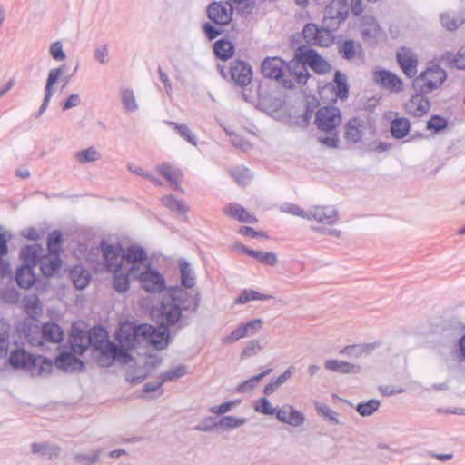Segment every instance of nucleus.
Here are the masks:
<instances>
[{"instance_id":"obj_1","label":"nucleus","mask_w":465,"mask_h":465,"mask_svg":"<svg viewBox=\"0 0 465 465\" xmlns=\"http://www.w3.org/2000/svg\"><path fill=\"white\" fill-rule=\"evenodd\" d=\"M199 304V293L192 295L181 287L170 288L163 296L160 308L152 312L160 325L159 329L149 324H141L137 326V331L142 333L144 341L150 342L157 350H163L169 342V327L183 328L188 325Z\"/></svg>"},{"instance_id":"obj_2","label":"nucleus","mask_w":465,"mask_h":465,"mask_svg":"<svg viewBox=\"0 0 465 465\" xmlns=\"http://www.w3.org/2000/svg\"><path fill=\"white\" fill-rule=\"evenodd\" d=\"M341 123V114L339 108L335 106H324L316 113L315 124L321 131L327 133V135L319 136L318 142L328 148H337L340 143L337 128Z\"/></svg>"},{"instance_id":"obj_3","label":"nucleus","mask_w":465,"mask_h":465,"mask_svg":"<svg viewBox=\"0 0 465 465\" xmlns=\"http://www.w3.org/2000/svg\"><path fill=\"white\" fill-rule=\"evenodd\" d=\"M107 341H109L107 331L102 326H95L88 332L80 331L77 335L74 336L72 346L74 352L83 354L89 347H92L96 351Z\"/></svg>"},{"instance_id":"obj_4","label":"nucleus","mask_w":465,"mask_h":465,"mask_svg":"<svg viewBox=\"0 0 465 465\" xmlns=\"http://www.w3.org/2000/svg\"><path fill=\"white\" fill-rule=\"evenodd\" d=\"M447 78V73L438 65L429 67L412 82L416 93L427 94L440 88Z\"/></svg>"},{"instance_id":"obj_5","label":"nucleus","mask_w":465,"mask_h":465,"mask_svg":"<svg viewBox=\"0 0 465 465\" xmlns=\"http://www.w3.org/2000/svg\"><path fill=\"white\" fill-rule=\"evenodd\" d=\"M133 279L139 280L141 287L149 293H159L165 289V280L163 275L151 266H144L143 270L137 272L133 268Z\"/></svg>"},{"instance_id":"obj_6","label":"nucleus","mask_w":465,"mask_h":465,"mask_svg":"<svg viewBox=\"0 0 465 465\" xmlns=\"http://www.w3.org/2000/svg\"><path fill=\"white\" fill-rule=\"evenodd\" d=\"M336 30L323 25L320 27L316 24L309 23L303 28L302 35L305 42L311 45L328 47L334 42L333 32Z\"/></svg>"},{"instance_id":"obj_7","label":"nucleus","mask_w":465,"mask_h":465,"mask_svg":"<svg viewBox=\"0 0 465 465\" xmlns=\"http://www.w3.org/2000/svg\"><path fill=\"white\" fill-rule=\"evenodd\" d=\"M96 351L98 352L97 361L103 367H109L114 361L127 363L131 361V355L126 350L110 341H107Z\"/></svg>"},{"instance_id":"obj_8","label":"nucleus","mask_w":465,"mask_h":465,"mask_svg":"<svg viewBox=\"0 0 465 465\" xmlns=\"http://www.w3.org/2000/svg\"><path fill=\"white\" fill-rule=\"evenodd\" d=\"M349 15V5L345 0H331L325 7L322 25L331 29H338Z\"/></svg>"},{"instance_id":"obj_9","label":"nucleus","mask_w":465,"mask_h":465,"mask_svg":"<svg viewBox=\"0 0 465 465\" xmlns=\"http://www.w3.org/2000/svg\"><path fill=\"white\" fill-rule=\"evenodd\" d=\"M285 63L279 57H267L262 64V74L266 78L274 79L282 84L287 89L294 88L292 79L285 77L283 69Z\"/></svg>"},{"instance_id":"obj_10","label":"nucleus","mask_w":465,"mask_h":465,"mask_svg":"<svg viewBox=\"0 0 465 465\" xmlns=\"http://www.w3.org/2000/svg\"><path fill=\"white\" fill-rule=\"evenodd\" d=\"M299 62L310 66L315 73L324 74L331 70V64L315 50L301 46L297 51Z\"/></svg>"},{"instance_id":"obj_11","label":"nucleus","mask_w":465,"mask_h":465,"mask_svg":"<svg viewBox=\"0 0 465 465\" xmlns=\"http://www.w3.org/2000/svg\"><path fill=\"white\" fill-rule=\"evenodd\" d=\"M124 267L133 276V268L140 272L144 266H151L145 250L140 246H129L124 251Z\"/></svg>"},{"instance_id":"obj_12","label":"nucleus","mask_w":465,"mask_h":465,"mask_svg":"<svg viewBox=\"0 0 465 465\" xmlns=\"http://www.w3.org/2000/svg\"><path fill=\"white\" fill-rule=\"evenodd\" d=\"M207 16L216 25H227L232 17V6L229 2H213L207 7Z\"/></svg>"},{"instance_id":"obj_13","label":"nucleus","mask_w":465,"mask_h":465,"mask_svg":"<svg viewBox=\"0 0 465 465\" xmlns=\"http://www.w3.org/2000/svg\"><path fill=\"white\" fill-rule=\"evenodd\" d=\"M308 220L325 225H334L339 220V212L332 206H312L309 209Z\"/></svg>"},{"instance_id":"obj_14","label":"nucleus","mask_w":465,"mask_h":465,"mask_svg":"<svg viewBox=\"0 0 465 465\" xmlns=\"http://www.w3.org/2000/svg\"><path fill=\"white\" fill-rule=\"evenodd\" d=\"M230 74L235 84L244 87L252 81V70L248 63L235 60L231 64Z\"/></svg>"},{"instance_id":"obj_15","label":"nucleus","mask_w":465,"mask_h":465,"mask_svg":"<svg viewBox=\"0 0 465 465\" xmlns=\"http://www.w3.org/2000/svg\"><path fill=\"white\" fill-rule=\"evenodd\" d=\"M101 250L108 270L111 272L124 267V249L104 242H101Z\"/></svg>"},{"instance_id":"obj_16","label":"nucleus","mask_w":465,"mask_h":465,"mask_svg":"<svg viewBox=\"0 0 465 465\" xmlns=\"http://www.w3.org/2000/svg\"><path fill=\"white\" fill-rule=\"evenodd\" d=\"M397 61L406 76L412 78L417 74L418 61L413 52L406 47H401L397 52Z\"/></svg>"},{"instance_id":"obj_17","label":"nucleus","mask_w":465,"mask_h":465,"mask_svg":"<svg viewBox=\"0 0 465 465\" xmlns=\"http://www.w3.org/2000/svg\"><path fill=\"white\" fill-rule=\"evenodd\" d=\"M116 338L119 342L118 346L124 348V350H126V351L129 352L135 349L136 343L139 342L142 338V333L137 331V326L134 328H131L130 326H123L120 328Z\"/></svg>"},{"instance_id":"obj_18","label":"nucleus","mask_w":465,"mask_h":465,"mask_svg":"<svg viewBox=\"0 0 465 465\" xmlns=\"http://www.w3.org/2000/svg\"><path fill=\"white\" fill-rule=\"evenodd\" d=\"M373 78L378 84L391 92L398 93L402 89L401 78L390 71L384 69L377 71Z\"/></svg>"},{"instance_id":"obj_19","label":"nucleus","mask_w":465,"mask_h":465,"mask_svg":"<svg viewBox=\"0 0 465 465\" xmlns=\"http://www.w3.org/2000/svg\"><path fill=\"white\" fill-rule=\"evenodd\" d=\"M65 69L66 66L64 64L56 68H52L49 71L45 87V98L39 108V111L44 113L46 110L49 102L54 94V85L62 76V74L65 72Z\"/></svg>"},{"instance_id":"obj_20","label":"nucleus","mask_w":465,"mask_h":465,"mask_svg":"<svg viewBox=\"0 0 465 465\" xmlns=\"http://www.w3.org/2000/svg\"><path fill=\"white\" fill-rule=\"evenodd\" d=\"M275 416L281 422L293 427H299L304 422V415L289 404L279 409Z\"/></svg>"},{"instance_id":"obj_21","label":"nucleus","mask_w":465,"mask_h":465,"mask_svg":"<svg viewBox=\"0 0 465 465\" xmlns=\"http://www.w3.org/2000/svg\"><path fill=\"white\" fill-rule=\"evenodd\" d=\"M9 362L15 368L26 369L31 373L35 372V370H34L35 356L28 353L24 349H17L13 351L10 354Z\"/></svg>"},{"instance_id":"obj_22","label":"nucleus","mask_w":465,"mask_h":465,"mask_svg":"<svg viewBox=\"0 0 465 465\" xmlns=\"http://www.w3.org/2000/svg\"><path fill=\"white\" fill-rule=\"evenodd\" d=\"M55 366L67 372L81 371L84 368V362L69 352H63L55 359Z\"/></svg>"},{"instance_id":"obj_23","label":"nucleus","mask_w":465,"mask_h":465,"mask_svg":"<svg viewBox=\"0 0 465 465\" xmlns=\"http://www.w3.org/2000/svg\"><path fill=\"white\" fill-rule=\"evenodd\" d=\"M44 249L41 245L35 243L28 245L21 250V259L25 262L24 264H29L33 268L40 263V260L44 256Z\"/></svg>"},{"instance_id":"obj_24","label":"nucleus","mask_w":465,"mask_h":465,"mask_svg":"<svg viewBox=\"0 0 465 465\" xmlns=\"http://www.w3.org/2000/svg\"><path fill=\"white\" fill-rule=\"evenodd\" d=\"M424 95L420 93H416V95L411 98L407 104V109L410 114L415 116H421L430 110V103Z\"/></svg>"},{"instance_id":"obj_25","label":"nucleus","mask_w":465,"mask_h":465,"mask_svg":"<svg viewBox=\"0 0 465 465\" xmlns=\"http://www.w3.org/2000/svg\"><path fill=\"white\" fill-rule=\"evenodd\" d=\"M324 367L326 370L341 374H357L361 371V367L357 364L336 359L327 360L324 363Z\"/></svg>"},{"instance_id":"obj_26","label":"nucleus","mask_w":465,"mask_h":465,"mask_svg":"<svg viewBox=\"0 0 465 465\" xmlns=\"http://www.w3.org/2000/svg\"><path fill=\"white\" fill-rule=\"evenodd\" d=\"M62 260L59 255L47 253L44 254L38 264L43 275L49 277L54 275L61 267Z\"/></svg>"},{"instance_id":"obj_27","label":"nucleus","mask_w":465,"mask_h":465,"mask_svg":"<svg viewBox=\"0 0 465 465\" xmlns=\"http://www.w3.org/2000/svg\"><path fill=\"white\" fill-rule=\"evenodd\" d=\"M157 171L170 182L174 190L182 191L180 180L183 173L180 169L173 168L170 163H163L157 167Z\"/></svg>"},{"instance_id":"obj_28","label":"nucleus","mask_w":465,"mask_h":465,"mask_svg":"<svg viewBox=\"0 0 465 465\" xmlns=\"http://www.w3.org/2000/svg\"><path fill=\"white\" fill-rule=\"evenodd\" d=\"M40 331L45 341L59 343L64 339V331L62 328L54 322L44 323Z\"/></svg>"},{"instance_id":"obj_29","label":"nucleus","mask_w":465,"mask_h":465,"mask_svg":"<svg viewBox=\"0 0 465 465\" xmlns=\"http://www.w3.org/2000/svg\"><path fill=\"white\" fill-rule=\"evenodd\" d=\"M15 280L19 287L29 289L35 282L34 268L29 264L21 265L15 273Z\"/></svg>"},{"instance_id":"obj_30","label":"nucleus","mask_w":465,"mask_h":465,"mask_svg":"<svg viewBox=\"0 0 465 465\" xmlns=\"http://www.w3.org/2000/svg\"><path fill=\"white\" fill-rule=\"evenodd\" d=\"M114 272L113 287L120 293L126 292L130 288V279L133 276L124 267L112 271Z\"/></svg>"},{"instance_id":"obj_31","label":"nucleus","mask_w":465,"mask_h":465,"mask_svg":"<svg viewBox=\"0 0 465 465\" xmlns=\"http://www.w3.org/2000/svg\"><path fill=\"white\" fill-rule=\"evenodd\" d=\"M224 213L229 216L237 219L241 223H255V216L246 211L245 208L236 204L230 203L224 208Z\"/></svg>"},{"instance_id":"obj_32","label":"nucleus","mask_w":465,"mask_h":465,"mask_svg":"<svg viewBox=\"0 0 465 465\" xmlns=\"http://www.w3.org/2000/svg\"><path fill=\"white\" fill-rule=\"evenodd\" d=\"M361 50V45L352 39L345 40L339 44L338 53L345 60L351 61L355 58L357 53Z\"/></svg>"},{"instance_id":"obj_33","label":"nucleus","mask_w":465,"mask_h":465,"mask_svg":"<svg viewBox=\"0 0 465 465\" xmlns=\"http://www.w3.org/2000/svg\"><path fill=\"white\" fill-rule=\"evenodd\" d=\"M213 53L221 60L226 61L234 54V45L227 39H220L213 45Z\"/></svg>"},{"instance_id":"obj_34","label":"nucleus","mask_w":465,"mask_h":465,"mask_svg":"<svg viewBox=\"0 0 465 465\" xmlns=\"http://www.w3.org/2000/svg\"><path fill=\"white\" fill-rule=\"evenodd\" d=\"M242 250L243 251L244 253L248 254L249 256L258 260L259 262L266 265L273 266L278 262L277 255L274 252L255 251L252 249H249L245 246H242Z\"/></svg>"},{"instance_id":"obj_35","label":"nucleus","mask_w":465,"mask_h":465,"mask_svg":"<svg viewBox=\"0 0 465 465\" xmlns=\"http://www.w3.org/2000/svg\"><path fill=\"white\" fill-rule=\"evenodd\" d=\"M411 128L410 121L407 118H396L391 123V134L395 139H401L405 137Z\"/></svg>"},{"instance_id":"obj_36","label":"nucleus","mask_w":465,"mask_h":465,"mask_svg":"<svg viewBox=\"0 0 465 465\" xmlns=\"http://www.w3.org/2000/svg\"><path fill=\"white\" fill-rule=\"evenodd\" d=\"M31 450L34 454L47 457L48 459L56 458L61 452V449L58 446L52 445L46 442L33 443L31 446Z\"/></svg>"},{"instance_id":"obj_37","label":"nucleus","mask_w":465,"mask_h":465,"mask_svg":"<svg viewBox=\"0 0 465 465\" xmlns=\"http://www.w3.org/2000/svg\"><path fill=\"white\" fill-rule=\"evenodd\" d=\"M361 121L357 118L351 119L346 124L345 138L351 143H358L361 139Z\"/></svg>"},{"instance_id":"obj_38","label":"nucleus","mask_w":465,"mask_h":465,"mask_svg":"<svg viewBox=\"0 0 465 465\" xmlns=\"http://www.w3.org/2000/svg\"><path fill=\"white\" fill-rule=\"evenodd\" d=\"M315 410L322 419L329 421L333 425L341 424L339 420V414L335 411L331 410L328 405L321 403L319 401L314 402Z\"/></svg>"},{"instance_id":"obj_39","label":"nucleus","mask_w":465,"mask_h":465,"mask_svg":"<svg viewBox=\"0 0 465 465\" xmlns=\"http://www.w3.org/2000/svg\"><path fill=\"white\" fill-rule=\"evenodd\" d=\"M70 276L74 285L79 290L85 288L89 283V272L86 270H84L82 267L75 266L74 269H72L70 272Z\"/></svg>"},{"instance_id":"obj_40","label":"nucleus","mask_w":465,"mask_h":465,"mask_svg":"<svg viewBox=\"0 0 465 465\" xmlns=\"http://www.w3.org/2000/svg\"><path fill=\"white\" fill-rule=\"evenodd\" d=\"M336 96L341 100L346 99L349 94L347 76L340 71H336L333 78Z\"/></svg>"},{"instance_id":"obj_41","label":"nucleus","mask_w":465,"mask_h":465,"mask_svg":"<svg viewBox=\"0 0 465 465\" xmlns=\"http://www.w3.org/2000/svg\"><path fill=\"white\" fill-rule=\"evenodd\" d=\"M167 124L175 130L176 134L190 144L196 146L197 137L185 124H178L169 121Z\"/></svg>"},{"instance_id":"obj_42","label":"nucleus","mask_w":465,"mask_h":465,"mask_svg":"<svg viewBox=\"0 0 465 465\" xmlns=\"http://www.w3.org/2000/svg\"><path fill=\"white\" fill-rule=\"evenodd\" d=\"M75 160L81 163H94L101 158L100 153L94 147L80 150L74 154Z\"/></svg>"},{"instance_id":"obj_43","label":"nucleus","mask_w":465,"mask_h":465,"mask_svg":"<svg viewBox=\"0 0 465 465\" xmlns=\"http://www.w3.org/2000/svg\"><path fill=\"white\" fill-rule=\"evenodd\" d=\"M181 271V282L184 288H192L195 284V277L190 264L186 261L179 262Z\"/></svg>"},{"instance_id":"obj_44","label":"nucleus","mask_w":465,"mask_h":465,"mask_svg":"<svg viewBox=\"0 0 465 465\" xmlns=\"http://www.w3.org/2000/svg\"><path fill=\"white\" fill-rule=\"evenodd\" d=\"M121 102L127 112L133 113L139 108L134 93L130 88H125L121 91Z\"/></svg>"},{"instance_id":"obj_45","label":"nucleus","mask_w":465,"mask_h":465,"mask_svg":"<svg viewBox=\"0 0 465 465\" xmlns=\"http://www.w3.org/2000/svg\"><path fill=\"white\" fill-rule=\"evenodd\" d=\"M273 296L269 294L260 293L254 290H243L239 297L235 300L236 304H244L250 301H258V300H270L272 299Z\"/></svg>"},{"instance_id":"obj_46","label":"nucleus","mask_w":465,"mask_h":465,"mask_svg":"<svg viewBox=\"0 0 465 465\" xmlns=\"http://www.w3.org/2000/svg\"><path fill=\"white\" fill-rule=\"evenodd\" d=\"M272 371L271 369H267L265 370L264 371H262V373L256 375V376H253L252 377L251 379L240 383L237 387V391L240 392V393H245V392H248V391H252L254 388L257 387V385L259 384V382L267 375L270 374V372Z\"/></svg>"},{"instance_id":"obj_47","label":"nucleus","mask_w":465,"mask_h":465,"mask_svg":"<svg viewBox=\"0 0 465 465\" xmlns=\"http://www.w3.org/2000/svg\"><path fill=\"white\" fill-rule=\"evenodd\" d=\"M63 237L59 231H54L48 234L47 237V251L48 253L60 254L62 248Z\"/></svg>"},{"instance_id":"obj_48","label":"nucleus","mask_w":465,"mask_h":465,"mask_svg":"<svg viewBox=\"0 0 465 465\" xmlns=\"http://www.w3.org/2000/svg\"><path fill=\"white\" fill-rule=\"evenodd\" d=\"M162 203L171 211L177 212L179 214H184L188 208L182 202L177 200L173 195L169 194L162 197Z\"/></svg>"},{"instance_id":"obj_49","label":"nucleus","mask_w":465,"mask_h":465,"mask_svg":"<svg viewBox=\"0 0 465 465\" xmlns=\"http://www.w3.org/2000/svg\"><path fill=\"white\" fill-rule=\"evenodd\" d=\"M380 405V401L376 399H371L366 402H360L356 406V411L361 416L367 417L372 415L375 411H377Z\"/></svg>"},{"instance_id":"obj_50","label":"nucleus","mask_w":465,"mask_h":465,"mask_svg":"<svg viewBox=\"0 0 465 465\" xmlns=\"http://www.w3.org/2000/svg\"><path fill=\"white\" fill-rule=\"evenodd\" d=\"M187 373V367L183 364H180L163 373L161 374L160 379L162 381H173L182 377H183Z\"/></svg>"},{"instance_id":"obj_51","label":"nucleus","mask_w":465,"mask_h":465,"mask_svg":"<svg viewBox=\"0 0 465 465\" xmlns=\"http://www.w3.org/2000/svg\"><path fill=\"white\" fill-rule=\"evenodd\" d=\"M34 370H35V372L32 373L33 375H47L53 370V361L42 356H35Z\"/></svg>"},{"instance_id":"obj_52","label":"nucleus","mask_w":465,"mask_h":465,"mask_svg":"<svg viewBox=\"0 0 465 465\" xmlns=\"http://www.w3.org/2000/svg\"><path fill=\"white\" fill-rule=\"evenodd\" d=\"M291 74L299 84H305L310 77L306 64L297 63L292 68H289Z\"/></svg>"},{"instance_id":"obj_53","label":"nucleus","mask_w":465,"mask_h":465,"mask_svg":"<svg viewBox=\"0 0 465 465\" xmlns=\"http://www.w3.org/2000/svg\"><path fill=\"white\" fill-rule=\"evenodd\" d=\"M100 457V450H96L88 453H77L74 455V461L81 465H94Z\"/></svg>"},{"instance_id":"obj_54","label":"nucleus","mask_w":465,"mask_h":465,"mask_svg":"<svg viewBox=\"0 0 465 465\" xmlns=\"http://www.w3.org/2000/svg\"><path fill=\"white\" fill-rule=\"evenodd\" d=\"M9 324L5 320H0V356L7 353L9 340Z\"/></svg>"},{"instance_id":"obj_55","label":"nucleus","mask_w":465,"mask_h":465,"mask_svg":"<svg viewBox=\"0 0 465 465\" xmlns=\"http://www.w3.org/2000/svg\"><path fill=\"white\" fill-rule=\"evenodd\" d=\"M247 420L245 418H236L233 416H223L216 426L223 427L224 429H233L238 428L246 423Z\"/></svg>"},{"instance_id":"obj_56","label":"nucleus","mask_w":465,"mask_h":465,"mask_svg":"<svg viewBox=\"0 0 465 465\" xmlns=\"http://www.w3.org/2000/svg\"><path fill=\"white\" fill-rule=\"evenodd\" d=\"M231 175L235 182L242 186L246 185L251 178L250 172L247 168L237 167L231 171Z\"/></svg>"},{"instance_id":"obj_57","label":"nucleus","mask_w":465,"mask_h":465,"mask_svg":"<svg viewBox=\"0 0 465 465\" xmlns=\"http://www.w3.org/2000/svg\"><path fill=\"white\" fill-rule=\"evenodd\" d=\"M254 410L256 412L264 415H275L277 411L273 408L267 398H262L254 404Z\"/></svg>"},{"instance_id":"obj_58","label":"nucleus","mask_w":465,"mask_h":465,"mask_svg":"<svg viewBox=\"0 0 465 465\" xmlns=\"http://www.w3.org/2000/svg\"><path fill=\"white\" fill-rule=\"evenodd\" d=\"M440 23L448 30H456L462 23V19L460 17L451 16L449 14L440 15Z\"/></svg>"},{"instance_id":"obj_59","label":"nucleus","mask_w":465,"mask_h":465,"mask_svg":"<svg viewBox=\"0 0 465 465\" xmlns=\"http://www.w3.org/2000/svg\"><path fill=\"white\" fill-rule=\"evenodd\" d=\"M27 341L34 347L43 345L45 341L44 338H42V332L38 326L35 328H29L28 333L26 334Z\"/></svg>"},{"instance_id":"obj_60","label":"nucleus","mask_w":465,"mask_h":465,"mask_svg":"<svg viewBox=\"0 0 465 465\" xmlns=\"http://www.w3.org/2000/svg\"><path fill=\"white\" fill-rule=\"evenodd\" d=\"M109 46L104 44L97 46L94 51V59L101 64H106L109 61Z\"/></svg>"},{"instance_id":"obj_61","label":"nucleus","mask_w":465,"mask_h":465,"mask_svg":"<svg viewBox=\"0 0 465 465\" xmlns=\"http://www.w3.org/2000/svg\"><path fill=\"white\" fill-rule=\"evenodd\" d=\"M261 350L262 346L260 345L259 341L256 340H252L247 343L246 347L242 350L241 358L246 359L253 355H256Z\"/></svg>"},{"instance_id":"obj_62","label":"nucleus","mask_w":465,"mask_h":465,"mask_svg":"<svg viewBox=\"0 0 465 465\" xmlns=\"http://www.w3.org/2000/svg\"><path fill=\"white\" fill-rule=\"evenodd\" d=\"M246 336V330L244 329L243 324H242L239 327H237L233 331H232L230 335L224 337L223 339V342L225 344L233 343Z\"/></svg>"},{"instance_id":"obj_63","label":"nucleus","mask_w":465,"mask_h":465,"mask_svg":"<svg viewBox=\"0 0 465 465\" xmlns=\"http://www.w3.org/2000/svg\"><path fill=\"white\" fill-rule=\"evenodd\" d=\"M447 126V121L445 118L440 116V115H433L428 122H427V129L429 130H434L435 132H439L446 128Z\"/></svg>"},{"instance_id":"obj_64","label":"nucleus","mask_w":465,"mask_h":465,"mask_svg":"<svg viewBox=\"0 0 465 465\" xmlns=\"http://www.w3.org/2000/svg\"><path fill=\"white\" fill-rule=\"evenodd\" d=\"M52 58L55 61H63L66 55L63 49V45L60 41H56L50 45L49 48Z\"/></svg>"}]
</instances>
